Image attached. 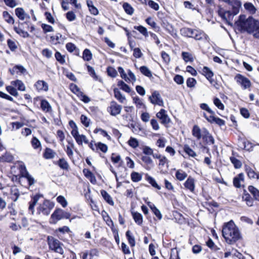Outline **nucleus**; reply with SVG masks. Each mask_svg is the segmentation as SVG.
Listing matches in <instances>:
<instances>
[{
	"instance_id": "obj_1",
	"label": "nucleus",
	"mask_w": 259,
	"mask_h": 259,
	"mask_svg": "<svg viewBox=\"0 0 259 259\" xmlns=\"http://www.w3.org/2000/svg\"><path fill=\"white\" fill-rule=\"evenodd\" d=\"M222 234L226 242L230 244L236 242L241 238L238 228L232 221L224 225Z\"/></svg>"
},
{
	"instance_id": "obj_2",
	"label": "nucleus",
	"mask_w": 259,
	"mask_h": 259,
	"mask_svg": "<svg viewBox=\"0 0 259 259\" xmlns=\"http://www.w3.org/2000/svg\"><path fill=\"white\" fill-rule=\"evenodd\" d=\"M255 20L252 17L247 18L245 15H241L239 16V19L236 21L235 25L239 31L250 33Z\"/></svg>"
},
{
	"instance_id": "obj_3",
	"label": "nucleus",
	"mask_w": 259,
	"mask_h": 259,
	"mask_svg": "<svg viewBox=\"0 0 259 259\" xmlns=\"http://www.w3.org/2000/svg\"><path fill=\"white\" fill-rule=\"evenodd\" d=\"M20 171L19 183L25 187L34 184V179L29 174L26 168L22 162H18Z\"/></svg>"
},
{
	"instance_id": "obj_4",
	"label": "nucleus",
	"mask_w": 259,
	"mask_h": 259,
	"mask_svg": "<svg viewBox=\"0 0 259 259\" xmlns=\"http://www.w3.org/2000/svg\"><path fill=\"white\" fill-rule=\"evenodd\" d=\"M72 122L73 123L74 126L72 127L71 134L75 140L77 144L79 145H82L83 142H84L85 144H88L89 140H88L86 136L84 135H80L79 134L78 131V127L76 124L72 120L69 122V124L71 125V124Z\"/></svg>"
},
{
	"instance_id": "obj_5",
	"label": "nucleus",
	"mask_w": 259,
	"mask_h": 259,
	"mask_svg": "<svg viewBox=\"0 0 259 259\" xmlns=\"http://www.w3.org/2000/svg\"><path fill=\"white\" fill-rule=\"evenodd\" d=\"M54 205L49 200H45L42 204H40L37 208L36 214L48 215L50 214Z\"/></svg>"
},
{
	"instance_id": "obj_6",
	"label": "nucleus",
	"mask_w": 259,
	"mask_h": 259,
	"mask_svg": "<svg viewBox=\"0 0 259 259\" xmlns=\"http://www.w3.org/2000/svg\"><path fill=\"white\" fill-rule=\"evenodd\" d=\"M48 242L49 248L55 252L62 254L64 252L62 247V244L57 239L52 236L48 237Z\"/></svg>"
},
{
	"instance_id": "obj_7",
	"label": "nucleus",
	"mask_w": 259,
	"mask_h": 259,
	"mask_svg": "<svg viewBox=\"0 0 259 259\" xmlns=\"http://www.w3.org/2000/svg\"><path fill=\"white\" fill-rule=\"evenodd\" d=\"M70 214L62 209H56L51 215V219L54 224H56L58 221L66 219H68L70 217Z\"/></svg>"
},
{
	"instance_id": "obj_8",
	"label": "nucleus",
	"mask_w": 259,
	"mask_h": 259,
	"mask_svg": "<svg viewBox=\"0 0 259 259\" xmlns=\"http://www.w3.org/2000/svg\"><path fill=\"white\" fill-rule=\"evenodd\" d=\"M238 84L241 86L243 90H249L251 86V83L250 80L244 76L237 74L234 78Z\"/></svg>"
},
{
	"instance_id": "obj_9",
	"label": "nucleus",
	"mask_w": 259,
	"mask_h": 259,
	"mask_svg": "<svg viewBox=\"0 0 259 259\" xmlns=\"http://www.w3.org/2000/svg\"><path fill=\"white\" fill-rule=\"evenodd\" d=\"M218 14L224 21L230 25H232V21L234 16L237 15L234 14L233 12H231L230 11H225L222 8H220L218 10Z\"/></svg>"
},
{
	"instance_id": "obj_10",
	"label": "nucleus",
	"mask_w": 259,
	"mask_h": 259,
	"mask_svg": "<svg viewBox=\"0 0 259 259\" xmlns=\"http://www.w3.org/2000/svg\"><path fill=\"white\" fill-rule=\"evenodd\" d=\"M151 103L159 106H164V102L160 94L158 91H154L149 98Z\"/></svg>"
},
{
	"instance_id": "obj_11",
	"label": "nucleus",
	"mask_w": 259,
	"mask_h": 259,
	"mask_svg": "<svg viewBox=\"0 0 259 259\" xmlns=\"http://www.w3.org/2000/svg\"><path fill=\"white\" fill-rule=\"evenodd\" d=\"M122 106L118 104L115 101H112L110 103V106L108 108V111L112 116H116L120 113Z\"/></svg>"
},
{
	"instance_id": "obj_12",
	"label": "nucleus",
	"mask_w": 259,
	"mask_h": 259,
	"mask_svg": "<svg viewBox=\"0 0 259 259\" xmlns=\"http://www.w3.org/2000/svg\"><path fill=\"white\" fill-rule=\"evenodd\" d=\"M156 117L160 120L161 123L166 125L170 122V119L166 113V111L161 109L156 114Z\"/></svg>"
},
{
	"instance_id": "obj_13",
	"label": "nucleus",
	"mask_w": 259,
	"mask_h": 259,
	"mask_svg": "<svg viewBox=\"0 0 259 259\" xmlns=\"http://www.w3.org/2000/svg\"><path fill=\"white\" fill-rule=\"evenodd\" d=\"M35 90L38 92H48L49 91L48 83L43 80H37L34 84Z\"/></svg>"
},
{
	"instance_id": "obj_14",
	"label": "nucleus",
	"mask_w": 259,
	"mask_h": 259,
	"mask_svg": "<svg viewBox=\"0 0 259 259\" xmlns=\"http://www.w3.org/2000/svg\"><path fill=\"white\" fill-rule=\"evenodd\" d=\"M225 2L228 3L232 7V12L234 14H237L241 6V3L239 0H224Z\"/></svg>"
},
{
	"instance_id": "obj_15",
	"label": "nucleus",
	"mask_w": 259,
	"mask_h": 259,
	"mask_svg": "<svg viewBox=\"0 0 259 259\" xmlns=\"http://www.w3.org/2000/svg\"><path fill=\"white\" fill-rule=\"evenodd\" d=\"M82 259H93L94 257L98 256L99 251L97 249H92L81 253Z\"/></svg>"
},
{
	"instance_id": "obj_16",
	"label": "nucleus",
	"mask_w": 259,
	"mask_h": 259,
	"mask_svg": "<svg viewBox=\"0 0 259 259\" xmlns=\"http://www.w3.org/2000/svg\"><path fill=\"white\" fill-rule=\"evenodd\" d=\"M41 197H42V195L39 194H36L31 197V200L29 202L28 210L29 212H30L32 214H34V206L36 205L38 200Z\"/></svg>"
},
{
	"instance_id": "obj_17",
	"label": "nucleus",
	"mask_w": 259,
	"mask_h": 259,
	"mask_svg": "<svg viewBox=\"0 0 259 259\" xmlns=\"http://www.w3.org/2000/svg\"><path fill=\"white\" fill-rule=\"evenodd\" d=\"M184 185L187 189L190 190L191 192H194L195 190V180L192 177L189 176Z\"/></svg>"
},
{
	"instance_id": "obj_18",
	"label": "nucleus",
	"mask_w": 259,
	"mask_h": 259,
	"mask_svg": "<svg viewBox=\"0 0 259 259\" xmlns=\"http://www.w3.org/2000/svg\"><path fill=\"white\" fill-rule=\"evenodd\" d=\"M192 133V135L197 140H200L201 138H203V129L201 130L197 125H195L193 126Z\"/></svg>"
},
{
	"instance_id": "obj_19",
	"label": "nucleus",
	"mask_w": 259,
	"mask_h": 259,
	"mask_svg": "<svg viewBox=\"0 0 259 259\" xmlns=\"http://www.w3.org/2000/svg\"><path fill=\"white\" fill-rule=\"evenodd\" d=\"M244 177L243 173L238 174L233 179V185L236 188L241 187V183L244 182Z\"/></svg>"
},
{
	"instance_id": "obj_20",
	"label": "nucleus",
	"mask_w": 259,
	"mask_h": 259,
	"mask_svg": "<svg viewBox=\"0 0 259 259\" xmlns=\"http://www.w3.org/2000/svg\"><path fill=\"white\" fill-rule=\"evenodd\" d=\"M17 17L26 22L29 19V16L21 8H17Z\"/></svg>"
},
{
	"instance_id": "obj_21",
	"label": "nucleus",
	"mask_w": 259,
	"mask_h": 259,
	"mask_svg": "<svg viewBox=\"0 0 259 259\" xmlns=\"http://www.w3.org/2000/svg\"><path fill=\"white\" fill-rule=\"evenodd\" d=\"M56 155V153L53 150L49 148H46L43 154V157L46 159L54 158Z\"/></svg>"
},
{
	"instance_id": "obj_22",
	"label": "nucleus",
	"mask_w": 259,
	"mask_h": 259,
	"mask_svg": "<svg viewBox=\"0 0 259 259\" xmlns=\"http://www.w3.org/2000/svg\"><path fill=\"white\" fill-rule=\"evenodd\" d=\"M203 139L205 140L207 143L213 144L214 143V139L209 134L206 128H203Z\"/></svg>"
},
{
	"instance_id": "obj_23",
	"label": "nucleus",
	"mask_w": 259,
	"mask_h": 259,
	"mask_svg": "<svg viewBox=\"0 0 259 259\" xmlns=\"http://www.w3.org/2000/svg\"><path fill=\"white\" fill-rule=\"evenodd\" d=\"M114 95L115 98L121 103H123L125 100L126 98L124 96H123L121 93L119 91L118 89H114L113 90Z\"/></svg>"
},
{
	"instance_id": "obj_24",
	"label": "nucleus",
	"mask_w": 259,
	"mask_h": 259,
	"mask_svg": "<svg viewBox=\"0 0 259 259\" xmlns=\"http://www.w3.org/2000/svg\"><path fill=\"white\" fill-rule=\"evenodd\" d=\"M66 48L67 50L70 52L73 53L76 55H79V50L77 49L74 44L71 42H68L66 45Z\"/></svg>"
},
{
	"instance_id": "obj_25",
	"label": "nucleus",
	"mask_w": 259,
	"mask_h": 259,
	"mask_svg": "<svg viewBox=\"0 0 259 259\" xmlns=\"http://www.w3.org/2000/svg\"><path fill=\"white\" fill-rule=\"evenodd\" d=\"M56 164H57L60 168L64 170H68L69 167V163L64 158H60Z\"/></svg>"
},
{
	"instance_id": "obj_26",
	"label": "nucleus",
	"mask_w": 259,
	"mask_h": 259,
	"mask_svg": "<svg viewBox=\"0 0 259 259\" xmlns=\"http://www.w3.org/2000/svg\"><path fill=\"white\" fill-rule=\"evenodd\" d=\"M87 4L89 8L90 13L94 15H97L99 14L98 9L93 5V2L91 0H87Z\"/></svg>"
},
{
	"instance_id": "obj_27",
	"label": "nucleus",
	"mask_w": 259,
	"mask_h": 259,
	"mask_svg": "<svg viewBox=\"0 0 259 259\" xmlns=\"http://www.w3.org/2000/svg\"><path fill=\"white\" fill-rule=\"evenodd\" d=\"M252 28L250 33H252L255 38H259V21L255 20Z\"/></svg>"
},
{
	"instance_id": "obj_28",
	"label": "nucleus",
	"mask_w": 259,
	"mask_h": 259,
	"mask_svg": "<svg viewBox=\"0 0 259 259\" xmlns=\"http://www.w3.org/2000/svg\"><path fill=\"white\" fill-rule=\"evenodd\" d=\"M142 4H145L148 5L150 8L154 9L155 11H157L159 9V5L157 3L151 0H140Z\"/></svg>"
},
{
	"instance_id": "obj_29",
	"label": "nucleus",
	"mask_w": 259,
	"mask_h": 259,
	"mask_svg": "<svg viewBox=\"0 0 259 259\" xmlns=\"http://www.w3.org/2000/svg\"><path fill=\"white\" fill-rule=\"evenodd\" d=\"M245 9L250 14H254L256 11V9L254 5L249 2H246L244 4Z\"/></svg>"
},
{
	"instance_id": "obj_30",
	"label": "nucleus",
	"mask_w": 259,
	"mask_h": 259,
	"mask_svg": "<svg viewBox=\"0 0 259 259\" xmlns=\"http://www.w3.org/2000/svg\"><path fill=\"white\" fill-rule=\"evenodd\" d=\"M40 107L43 111L49 112L52 110V107L49 103L46 100L41 101Z\"/></svg>"
},
{
	"instance_id": "obj_31",
	"label": "nucleus",
	"mask_w": 259,
	"mask_h": 259,
	"mask_svg": "<svg viewBox=\"0 0 259 259\" xmlns=\"http://www.w3.org/2000/svg\"><path fill=\"white\" fill-rule=\"evenodd\" d=\"M133 218L138 225H141L143 224V217L142 214L138 212H132Z\"/></svg>"
},
{
	"instance_id": "obj_32",
	"label": "nucleus",
	"mask_w": 259,
	"mask_h": 259,
	"mask_svg": "<svg viewBox=\"0 0 259 259\" xmlns=\"http://www.w3.org/2000/svg\"><path fill=\"white\" fill-rule=\"evenodd\" d=\"M187 173L182 169H178L176 172V179L180 181L184 180L187 177Z\"/></svg>"
},
{
	"instance_id": "obj_33",
	"label": "nucleus",
	"mask_w": 259,
	"mask_h": 259,
	"mask_svg": "<svg viewBox=\"0 0 259 259\" xmlns=\"http://www.w3.org/2000/svg\"><path fill=\"white\" fill-rule=\"evenodd\" d=\"M101 194L102 195V197L104 198V200L109 204L113 205H114V202L110 196V195L105 190H101Z\"/></svg>"
},
{
	"instance_id": "obj_34",
	"label": "nucleus",
	"mask_w": 259,
	"mask_h": 259,
	"mask_svg": "<svg viewBox=\"0 0 259 259\" xmlns=\"http://www.w3.org/2000/svg\"><path fill=\"white\" fill-rule=\"evenodd\" d=\"M202 74L206 77V78L210 80V79L213 76L212 71L207 67H204L202 70Z\"/></svg>"
},
{
	"instance_id": "obj_35",
	"label": "nucleus",
	"mask_w": 259,
	"mask_h": 259,
	"mask_svg": "<svg viewBox=\"0 0 259 259\" xmlns=\"http://www.w3.org/2000/svg\"><path fill=\"white\" fill-rule=\"evenodd\" d=\"M195 30L189 28H183L181 31L184 35L189 37H193Z\"/></svg>"
},
{
	"instance_id": "obj_36",
	"label": "nucleus",
	"mask_w": 259,
	"mask_h": 259,
	"mask_svg": "<svg viewBox=\"0 0 259 259\" xmlns=\"http://www.w3.org/2000/svg\"><path fill=\"white\" fill-rule=\"evenodd\" d=\"M122 7L125 12L130 15H132L134 13V9L132 6L127 3H124Z\"/></svg>"
},
{
	"instance_id": "obj_37",
	"label": "nucleus",
	"mask_w": 259,
	"mask_h": 259,
	"mask_svg": "<svg viewBox=\"0 0 259 259\" xmlns=\"http://www.w3.org/2000/svg\"><path fill=\"white\" fill-rule=\"evenodd\" d=\"M117 85L121 90L126 93H129L131 92V88L122 80H119L118 82Z\"/></svg>"
},
{
	"instance_id": "obj_38",
	"label": "nucleus",
	"mask_w": 259,
	"mask_h": 259,
	"mask_svg": "<svg viewBox=\"0 0 259 259\" xmlns=\"http://www.w3.org/2000/svg\"><path fill=\"white\" fill-rule=\"evenodd\" d=\"M248 190L253 195L254 198L259 201V190L252 186L248 187Z\"/></svg>"
},
{
	"instance_id": "obj_39",
	"label": "nucleus",
	"mask_w": 259,
	"mask_h": 259,
	"mask_svg": "<svg viewBox=\"0 0 259 259\" xmlns=\"http://www.w3.org/2000/svg\"><path fill=\"white\" fill-rule=\"evenodd\" d=\"M126 237L131 246H134L135 245V239L134 237L132 235V233L130 230L126 231Z\"/></svg>"
},
{
	"instance_id": "obj_40",
	"label": "nucleus",
	"mask_w": 259,
	"mask_h": 259,
	"mask_svg": "<svg viewBox=\"0 0 259 259\" xmlns=\"http://www.w3.org/2000/svg\"><path fill=\"white\" fill-rule=\"evenodd\" d=\"M146 21L147 24L154 29L155 31H158L159 30V27L157 25L155 22L151 18H148L146 19Z\"/></svg>"
},
{
	"instance_id": "obj_41",
	"label": "nucleus",
	"mask_w": 259,
	"mask_h": 259,
	"mask_svg": "<svg viewBox=\"0 0 259 259\" xmlns=\"http://www.w3.org/2000/svg\"><path fill=\"white\" fill-rule=\"evenodd\" d=\"M82 58L84 60L87 61H90L92 59V54L89 49H86L84 50Z\"/></svg>"
},
{
	"instance_id": "obj_42",
	"label": "nucleus",
	"mask_w": 259,
	"mask_h": 259,
	"mask_svg": "<svg viewBox=\"0 0 259 259\" xmlns=\"http://www.w3.org/2000/svg\"><path fill=\"white\" fill-rule=\"evenodd\" d=\"M140 70L143 74L147 77H150L152 76L151 71L146 66H141Z\"/></svg>"
},
{
	"instance_id": "obj_43",
	"label": "nucleus",
	"mask_w": 259,
	"mask_h": 259,
	"mask_svg": "<svg viewBox=\"0 0 259 259\" xmlns=\"http://www.w3.org/2000/svg\"><path fill=\"white\" fill-rule=\"evenodd\" d=\"M131 179L134 182H138L142 180V176L137 172H133L131 174Z\"/></svg>"
},
{
	"instance_id": "obj_44",
	"label": "nucleus",
	"mask_w": 259,
	"mask_h": 259,
	"mask_svg": "<svg viewBox=\"0 0 259 259\" xmlns=\"http://www.w3.org/2000/svg\"><path fill=\"white\" fill-rule=\"evenodd\" d=\"M230 161L234 165L235 168H239L242 166V163L240 160L234 157V156H231L230 157Z\"/></svg>"
},
{
	"instance_id": "obj_45",
	"label": "nucleus",
	"mask_w": 259,
	"mask_h": 259,
	"mask_svg": "<svg viewBox=\"0 0 259 259\" xmlns=\"http://www.w3.org/2000/svg\"><path fill=\"white\" fill-rule=\"evenodd\" d=\"M182 56L184 60L187 62H192L193 61V58L191 54L188 52H183L182 54Z\"/></svg>"
},
{
	"instance_id": "obj_46",
	"label": "nucleus",
	"mask_w": 259,
	"mask_h": 259,
	"mask_svg": "<svg viewBox=\"0 0 259 259\" xmlns=\"http://www.w3.org/2000/svg\"><path fill=\"white\" fill-rule=\"evenodd\" d=\"M150 207L152 209L153 212L157 217L158 219L159 220H160L162 219V216L160 210L158 208H157L154 205H150Z\"/></svg>"
},
{
	"instance_id": "obj_47",
	"label": "nucleus",
	"mask_w": 259,
	"mask_h": 259,
	"mask_svg": "<svg viewBox=\"0 0 259 259\" xmlns=\"http://www.w3.org/2000/svg\"><path fill=\"white\" fill-rule=\"evenodd\" d=\"M51 38L53 40L56 39L55 44H62L64 41V38L60 33L57 34L54 36H52Z\"/></svg>"
},
{
	"instance_id": "obj_48",
	"label": "nucleus",
	"mask_w": 259,
	"mask_h": 259,
	"mask_svg": "<svg viewBox=\"0 0 259 259\" xmlns=\"http://www.w3.org/2000/svg\"><path fill=\"white\" fill-rule=\"evenodd\" d=\"M135 29L138 30L141 34L144 35L145 37L148 36V33L147 29L142 25L135 26Z\"/></svg>"
},
{
	"instance_id": "obj_49",
	"label": "nucleus",
	"mask_w": 259,
	"mask_h": 259,
	"mask_svg": "<svg viewBox=\"0 0 259 259\" xmlns=\"http://www.w3.org/2000/svg\"><path fill=\"white\" fill-rule=\"evenodd\" d=\"M127 82H132L134 83L136 81V77L135 75L132 72L131 70H127Z\"/></svg>"
},
{
	"instance_id": "obj_50",
	"label": "nucleus",
	"mask_w": 259,
	"mask_h": 259,
	"mask_svg": "<svg viewBox=\"0 0 259 259\" xmlns=\"http://www.w3.org/2000/svg\"><path fill=\"white\" fill-rule=\"evenodd\" d=\"M148 182L154 188L157 189L158 190L161 189V187L159 186L156 183V181L152 177L149 176L147 179Z\"/></svg>"
},
{
	"instance_id": "obj_51",
	"label": "nucleus",
	"mask_w": 259,
	"mask_h": 259,
	"mask_svg": "<svg viewBox=\"0 0 259 259\" xmlns=\"http://www.w3.org/2000/svg\"><path fill=\"white\" fill-rule=\"evenodd\" d=\"M56 60L61 64L65 63V56L61 54L59 52H57L55 54Z\"/></svg>"
},
{
	"instance_id": "obj_52",
	"label": "nucleus",
	"mask_w": 259,
	"mask_h": 259,
	"mask_svg": "<svg viewBox=\"0 0 259 259\" xmlns=\"http://www.w3.org/2000/svg\"><path fill=\"white\" fill-rule=\"evenodd\" d=\"M3 17L5 18V20L9 23H14V19L13 17L8 13L7 11H4L3 12Z\"/></svg>"
},
{
	"instance_id": "obj_53",
	"label": "nucleus",
	"mask_w": 259,
	"mask_h": 259,
	"mask_svg": "<svg viewBox=\"0 0 259 259\" xmlns=\"http://www.w3.org/2000/svg\"><path fill=\"white\" fill-rule=\"evenodd\" d=\"M81 123L85 126L89 127L90 125V119L85 115H81L80 116Z\"/></svg>"
},
{
	"instance_id": "obj_54",
	"label": "nucleus",
	"mask_w": 259,
	"mask_h": 259,
	"mask_svg": "<svg viewBox=\"0 0 259 259\" xmlns=\"http://www.w3.org/2000/svg\"><path fill=\"white\" fill-rule=\"evenodd\" d=\"M31 142L32 146L35 149L40 148L41 147V144L40 141L36 137H33Z\"/></svg>"
},
{
	"instance_id": "obj_55",
	"label": "nucleus",
	"mask_w": 259,
	"mask_h": 259,
	"mask_svg": "<svg viewBox=\"0 0 259 259\" xmlns=\"http://www.w3.org/2000/svg\"><path fill=\"white\" fill-rule=\"evenodd\" d=\"M129 145L133 148H136L139 146V142L137 139L131 138L128 141Z\"/></svg>"
},
{
	"instance_id": "obj_56",
	"label": "nucleus",
	"mask_w": 259,
	"mask_h": 259,
	"mask_svg": "<svg viewBox=\"0 0 259 259\" xmlns=\"http://www.w3.org/2000/svg\"><path fill=\"white\" fill-rule=\"evenodd\" d=\"M184 151L189 156L194 157L196 156V153L188 145L184 147Z\"/></svg>"
},
{
	"instance_id": "obj_57",
	"label": "nucleus",
	"mask_w": 259,
	"mask_h": 259,
	"mask_svg": "<svg viewBox=\"0 0 259 259\" xmlns=\"http://www.w3.org/2000/svg\"><path fill=\"white\" fill-rule=\"evenodd\" d=\"M246 171L250 178H255L257 177V174H256L254 171L249 167L246 168Z\"/></svg>"
},
{
	"instance_id": "obj_58",
	"label": "nucleus",
	"mask_w": 259,
	"mask_h": 259,
	"mask_svg": "<svg viewBox=\"0 0 259 259\" xmlns=\"http://www.w3.org/2000/svg\"><path fill=\"white\" fill-rule=\"evenodd\" d=\"M142 160L143 162H144L146 164L150 166H153V162L152 160V159L148 156H144L142 157Z\"/></svg>"
},
{
	"instance_id": "obj_59",
	"label": "nucleus",
	"mask_w": 259,
	"mask_h": 259,
	"mask_svg": "<svg viewBox=\"0 0 259 259\" xmlns=\"http://www.w3.org/2000/svg\"><path fill=\"white\" fill-rule=\"evenodd\" d=\"M67 19L69 21H73L76 18V15L72 11H69L66 14Z\"/></svg>"
},
{
	"instance_id": "obj_60",
	"label": "nucleus",
	"mask_w": 259,
	"mask_h": 259,
	"mask_svg": "<svg viewBox=\"0 0 259 259\" xmlns=\"http://www.w3.org/2000/svg\"><path fill=\"white\" fill-rule=\"evenodd\" d=\"M133 102L136 105L137 107L139 108L144 105L142 100L137 96L133 98Z\"/></svg>"
},
{
	"instance_id": "obj_61",
	"label": "nucleus",
	"mask_w": 259,
	"mask_h": 259,
	"mask_svg": "<svg viewBox=\"0 0 259 259\" xmlns=\"http://www.w3.org/2000/svg\"><path fill=\"white\" fill-rule=\"evenodd\" d=\"M97 146H98V151L99 150H100L103 153H106L108 150V147L105 144L102 143L101 142H98L97 143Z\"/></svg>"
},
{
	"instance_id": "obj_62",
	"label": "nucleus",
	"mask_w": 259,
	"mask_h": 259,
	"mask_svg": "<svg viewBox=\"0 0 259 259\" xmlns=\"http://www.w3.org/2000/svg\"><path fill=\"white\" fill-rule=\"evenodd\" d=\"M57 200L63 207H65L67 205V202L65 198L62 196H59L57 198Z\"/></svg>"
},
{
	"instance_id": "obj_63",
	"label": "nucleus",
	"mask_w": 259,
	"mask_h": 259,
	"mask_svg": "<svg viewBox=\"0 0 259 259\" xmlns=\"http://www.w3.org/2000/svg\"><path fill=\"white\" fill-rule=\"evenodd\" d=\"M107 73L109 76L112 77H115L117 75L116 70L113 67H109L107 68Z\"/></svg>"
},
{
	"instance_id": "obj_64",
	"label": "nucleus",
	"mask_w": 259,
	"mask_h": 259,
	"mask_svg": "<svg viewBox=\"0 0 259 259\" xmlns=\"http://www.w3.org/2000/svg\"><path fill=\"white\" fill-rule=\"evenodd\" d=\"M213 103L219 109L221 110H223L224 109L223 104L219 98H214L213 100Z\"/></svg>"
}]
</instances>
